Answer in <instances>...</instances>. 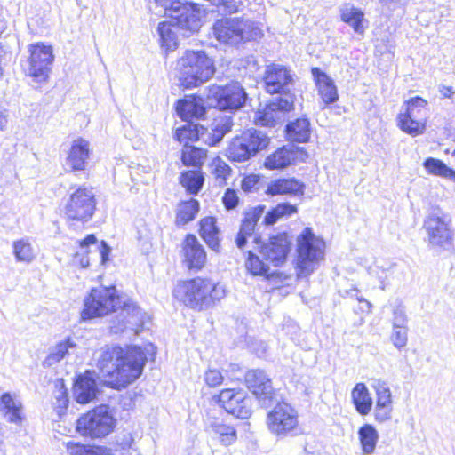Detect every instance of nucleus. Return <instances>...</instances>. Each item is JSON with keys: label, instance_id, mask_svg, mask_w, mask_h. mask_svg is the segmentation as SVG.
Segmentation results:
<instances>
[{"label": "nucleus", "instance_id": "nucleus-1", "mask_svg": "<svg viewBox=\"0 0 455 455\" xmlns=\"http://www.w3.org/2000/svg\"><path fill=\"white\" fill-rule=\"evenodd\" d=\"M146 361L140 347H106L99 352L96 365L103 377L109 378L110 387L121 389L141 375Z\"/></svg>", "mask_w": 455, "mask_h": 455}, {"label": "nucleus", "instance_id": "nucleus-2", "mask_svg": "<svg viewBox=\"0 0 455 455\" xmlns=\"http://www.w3.org/2000/svg\"><path fill=\"white\" fill-rule=\"evenodd\" d=\"M154 1L164 9V15L170 17L169 21L160 22L157 27L161 47L165 51H173L177 47L178 32L188 37L200 29L204 12L197 4L180 0Z\"/></svg>", "mask_w": 455, "mask_h": 455}, {"label": "nucleus", "instance_id": "nucleus-3", "mask_svg": "<svg viewBox=\"0 0 455 455\" xmlns=\"http://www.w3.org/2000/svg\"><path fill=\"white\" fill-rule=\"evenodd\" d=\"M121 308L122 316L139 318L140 308L132 301H122L115 286H100L91 290L84 299V307L81 313L83 320L101 317Z\"/></svg>", "mask_w": 455, "mask_h": 455}, {"label": "nucleus", "instance_id": "nucleus-4", "mask_svg": "<svg viewBox=\"0 0 455 455\" xmlns=\"http://www.w3.org/2000/svg\"><path fill=\"white\" fill-rule=\"evenodd\" d=\"M175 299L185 306L204 310L212 307L216 300L226 295L223 285L214 283L209 279L194 278L179 282L172 291Z\"/></svg>", "mask_w": 455, "mask_h": 455}, {"label": "nucleus", "instance_id": "nucleus-5", "mask_svg": "<svg viewBox=\"0 0 455 455\" xmlns=\"http://www.w3.org/2000/svg\"><path fill=\"white\" fill-rule=\"evenodd\" d=\"M177 76L185 88L197 87L209 80L215 68L203 51H186L177 61Z\"/></svg>", "mask_w": 455, "mask_h": 455}, {"label": "nucleus", "instance_id": "nucleus-6", "mask_svg": "<svg viewBox=\"0 0 455 455\" xmlns=\"http://www.w3.org/2000/svg\"><path fill=\"white\" fill-rule=\"evenodd\" d=\"M215 37L223 43L237 44L262 36L261 29L252 21L238 18H223L213 25Z\"/></svg>", "mask_w": 455, "mask_h": 455}, {"label": "nucleus", "instance_id": "nucleus-7", "mask_svg": "<svg viewBox=\"0 0 455 455\" xmlns=\"http://www.w3.org/2000/svg\"><path fill=\"white\" fill-rule=\"evenodd\" d=\"M268 143L269 138L265 132L256 129H248L231 140L226 156L233 162H245L265 149Z\"/></svg>", "mask_w": 455, "mask_h": 455}, {"label": "nucleus", "instance_id": "nucleus-8", "mask_svg": "<svg viewBox=\"0 0 455 455\" xmlns=\"http://www.w3.org/2000/svg\"><path fill=\"white\" fill-rule=\"evenodd\" d=\"M324 242L315 235L310 228H304L298 237V276H308L315 267L317 262L323 259Z\"/></svg>", "mask_w": 455, "mask_h": 455}, {"label": "nucleus", "instance_id": "nucleus-9", "mask_svg": "<svg viewBox=\"0 0 455 455\" xmlns=\"http://www.w3.org/2000/svg\"><path fill=\"white\" fill-rule=\"evenodd\" d=\"M74 189L68 198L64 213L68 220L86 222L92 219L96 210L97 201L92 188L85 187L71 188Z\"/></svg>", "mask_w": 455, "mask_h": 455}, {"label": "nucleus", "instance_id": "nucleus-10", "mask_svg": "<svg viewBox=\"0 0 455 455\" xmlns=\"http://www.w3.org/2000/svg\"><path fill=\"white\" fill-rule=\"evenodd\" d=\"M114 426L115 420L108 408L101 405L80 417L76 422V430L82 435L100 438L108 435Z\"/></svg>", "mask_w": 455, "mask_h": 455}, {"label": "nucleus", "instance_id": "nucleus-11", "mask_svg": "<svg viewBox=\"0 0 455 455\" xmlns=\"http://www.w3.org/2000/svg\"><path fill=\"white\" fill-rule=\"evenodd\" d=\"M207 97L220 110H236L245 104L247 93L238 82H231L224 86H210Z\"/></svg>", "mask_w": 455, "mask_h": 455}, {"label": "nucleus", "instance_id": "nucleus-12", "mask_svg": "<svg viewBox=\"0 0 455 455\" xmlns=\"http://www.w3.org/2000/svg\"><path fill=\"white\" fill-rule=\"evenodd\" d=\"M427 102L420 97L409 100L406 111L397 118L400 129L413 137L423 134L427 123Z\"/></svg>", "mask_w": 455, "mask_h": 455}, {"label": "nucleus", "instance_id": "nucleus-13", "mask_svg": "<svg viewBox=\"0 0 455 455\" xmlns=\"http://www.w3.org/2000/svg\"><path fill=\"white\" fill-rule=\"evenodd\" d=\"M298 424V412L287 403H278L267 413V428L277 436H286L297 427Z\"/></svg>", "mask_w": 455, "mask_h": 455}, {"label": "nucleus", "instance_id": "nucleus-14", "mask_svg": "<svg viewBox=\"0 0 455 455\" xmlns=\"http://www.w3.org/2000/svg\"><path fill=\"white\" fill-rule=\"evenodd\" d=\"M264 83L267 92L270 94H281L279 98H286L292 95L294 87L293 74L286 67L279 64H272L267 67L264 74Z\"/></svg>", "mask_w": 455, "mask_h": 455}, {"label": "nucleus", "instance_id": "nucleus-15", "mask_svg": "<svg viewBox=\"0 0 455 455\" xmlns=\"http://www.w3.org/2000/svg\"><path fill=\"white\" fill-rule=\"evenodd\" d=\"M428 244L433 248L445 249L451 244L452 231L446 215L431 213L424 221Z\"/></svg>", "mask_w": 455, "mask_h": 455}, {"label": "nucleus", "instance_id": "nucleus-16", "mask_svg": "<svg viewBox=\"0 0 455 455\" xmlns=\"http://www.w3.org/2000/svg\"><path fill=\"white\" fill-rule=\"evenodd\" d=\"M29 52L28 75L36 82L42 83L46 81L54 59L52 46L39 43L30 44Z\"/></svg>", "mask_w": 455, "mask_h": 455}, {"label": "nucleus", "instance_id": "nucleus-17", "mask_svg": "<svg viewBox=\"0 0 455 455\" xmlns=\"http://www.w3.org/2000/svg\"><path fill=\"white\" fill-rule=\"evenodd\" d=\"M218 402L227 412L238 419H248L251 415V400L242 389H223L218 396Z\"/></svg>", "mask_w": 455, "mask_h": 455}, {"label": "nucleus", "instance_id": "nucleus-18", "mask_svg": "<svg viewBox=\"0 0 455 455\" xmlns=\"http://www.w3.org/2000/svg\"><path fill=\"white\" fill-rule=\"evenodd\" d=\"M293 101L294 95L275 99L267 105L263 110L256 113V124L261 126H275L283 119L285 112L293 108Z\"/></svg>", "mask_w": 455, "mask_h": 455}, {"label": "nucleus", "instance_id": "nucleus-19", "mask_svg": "<svg viewBox=\"0 0 455 455\" xmlns=\"http://www.w3.org/2000/svg\"><path fill=\"white\" fill-rule=\"evenodd\" d=\"M260 239L259 236H255L254 243L259 245V251L265 259L271 262L275 267L282 266L290 251V242L287 235L283 234L273 236L267 243L259 245Z\"/></svg>", "mask_w": 455, "mask_h": 455}, {"label": "nucleus", "instance_id": "nucleus-20", "mask_svg": "<svg viewBox=\"0 0 455 455\" xmlns=\"http://www.w3.org/2000/svg\"><path fill=\"white\" fill-rule=\"evenodd\" d=\"M183 261L190 270H200L206 263V252L194 235H188L182 243Z\"/></svg>", "mask_w": 455, "mask_h": 455}, {"label": "nucleus", "instance_id": "nucleus-21", "mask_svg": "<svg viewBox=\"0 0 455 455\" xmlns=\"http://www.w3.org/2000/svg\"><path fill=\"white\" fill-rule=\"evenodd\" d=\"M233 122L230 116L220 115L213 119L210 129L201 127L197 130V136L205 144L214 146L219 143L224 135L231 131Z\"/></svg>", "mask_w": 455, "mask_h": 455}, {"label": "nucleus", "instance_id": "nucleus-22", "mask_svg": "<svg viewBox=\"0 0 455 455\" xmlns=\"http://www.w3.org/2000/svg\"><path fill=\"white\" fill-rule=\"evenodd\" d=\"M97 393L95 371H86L77 377L74 385V396L77 403H88L96 398Z\"/></svg>", "mask_w": 455, "mask_h": 455}, {"label": "nucleus", "instance_id": "nucleus-23", "mask_svg": "<svg viewBox=\"0 0 455 455\" xmlns=\"http://www.w3.org/2000/svg\"><path fill=\"white\" fill-rule=\"evenodd\" d=\"M264 211V205H258L248 209L244 212V217L235 238V243L239 249H243L247 243V239L253 235L258 221L262 217Z\"/></svg>", "mask_w": 455, "mask_h": 455}, {"label": "nucleus", "instance_id": "nucleus-24", "mask_svg": "<svg viewBox=\"0 0 455 455\" xmlns=\"http://www.w3.org/2000/svg\"><path fill=\"white\" fill-rule=\"evenodd\" d=\"M245 381L249 389L264 403L272 398V382L263 371H249L245 375Z\"/></svg>", "mask_w": 455, "mask_h": 455}, {"label": "nucleus", "instance_id": "nucleus-25", "mask_svg": "<svg viewBox=\"0 0 455 455\" xmlns=\"http://www.w3.org/2000/svg\"><path fill=\"white\" fill-rule=\"evenodd\" d=\"M311 73L323 102V108L336 102L339 100V94L334 81L318 68H313Z\"/></svg>", "mask_w": 455, "mask_h": 455}, {"label": "nucleus", "instance_id": "nucleus-26", "mask_svg": "<svg viewBox=\"0 0 455 455\" xmlns=\"http://www.w3.org/2000/svg\"><path fill=\"white\" fill-rule=\"evenodd\" d=\"M90 154V143L83 138H78L72 142L66 166L71 171H83L85 168Z\"/></svg>", "mask_w": 455, "mask_h": 455}, {"label": "nucleus", "instance_id": "nucleus-27", "mask_svg": "<svg viewBox=\"0 0 455 455\" xmlns=\"http://www.w3.org/2000/svg\"><path fill=\"white\" fill-rule=\"evenodd\" d=\"M176 111L183 120L188 121L201 118L205 114V108L201 97L189 95L178 101Z\"/></svg>", "mask_w": 455, "mask_h": 455}, {"label": "nucleus", "instance_id": "nucleus-28", "mask_svg": "<svg viewBox=\"0 0 455 455\" xmlns=\"http://www.w3.org/2000/svg\"><path fill=\"white\" fill-rule=\"evenodd\" d=\"M206 431L212 438L217 440L223 446H229L235 443L237 439L236 429L224 422L214 419L208 423Z\"/></svg>", "mask_w": 455, "mask_h": 455}, {"label": "nucleus", "instance_id": "nucleus-29", "mask_svg": "<svg viewBox=\"0 0 455 455\" xmlns=\"http://www.w3.org/2000/svg\"><path fill=\"white\" fill-rule=\"evenodd\" d=\"M305 185L295 178L278 179L272 181L267 187V193L270 195H289L302 196Z\"/></svg>", "mask_w": 455, "mask_h": 455}, {"label": "nucleus", "instance_id": "nucleus-30", "mask_svg": "<svg viewBox=\"0 0 455 455\" xmlns=\"http://www.w3.org/2000/svg\"><path fill=\"white\" fill-rule=\"evenodd\" d=\"M297 155L293 145L283 147L266 158L265 166L270 170L285 168L295 162Z\"/></svg>", "mask_w": 455, "mask_h": 455}, {"label": "nucleus", "instance_id": "nucleus-31", "mask_svg": "<svg viewBox=\"0 0 455 455\" xmlns=\"http://www.w3.org/2000/svg\"><path fill=\"white\" fill-rule=\"evenodd\" d=\"M351 399L355 411L361 416H366L371 411L373 400L364 383L355 384L351 391Z\"/></svg>", "mask_w": 455, "mask_h": 455}, {"label": "nucleus", "instance_id": "nucleus-32", "mask_svg": "<svg viewBox=\"0 0 455 455\" xmlns=\"http://www.w3.org/2000/svg\"><path fill=\"white\" fill-rule=\"evenodd\" d=\"M358 439L363 455L375 453L379 435L377 428L369 423L363 424L357 431Z\"/></svg>", "mask_w": 455, "mask_h": 455}, {"label": "nucleus", "instance_id": "nucleus-33", "mask_svg": "<svg viewBox=\"0 0 455 455\" xmlns=\"http://www.w3.org/2000/svg\"><path fill=\"white\" fill-rule=\"evenodd\" d=\"M200 235L207 245L213 251L220 249V230L213 217H206L200 221Z\"/></svg>", "mask_w": 455, "mask_h": 455}, {"label": "nucleus", "instance_id": "nucleus-34", "mask_svg": "<svg viewBox=\"0 0 455 455\" xmlns=\"http://www.w3.org/2000/svg\"><path fill=\"white\" fill-rule=\"evenodd\" d=\"M340 19L352 27L355 33L363 34L364 32V26L363 24L364 13L361 9L350 4H344L340 8Z\"/></svg>", "mask_w": 455, "mask_h": 455}, {"label": "nucleus", "instance_id": "nucleus-35", "mask_svg": "<svg viewBox=\"0 0 455 455\" xmlns=\"http://www.w3.org/2000/svg\"><path fill=\"white\" fill-rule=\"evenodd\" d=\"M289 140L299 143L307 142L310 138V123L307 118H298L286 126Z\"/></svg>", "mask_w": 455, "mask_h": 455}, {"label": "nucleus", "instance_id": "nucleus-36", "mask_svg": "<svg viewBox=\"0 0 455 455\" xmlns=\"http://www.w3.org/2000/svg\"><path fill=\"white\" fill-rule=\"evenodd\" d=\"M0 410L4 412L7 421L14 424L21 422V403L15 401L10 393L2 395L0 398Z\"/></svg>", "mask_w": 455, "mask_h": 455}, {"label": "nucleus", "instance_id": "nucleus-37", "mask_svg": "<svg viewBox=\"0 0 455 455\" xmlns=\"http://www.w3.org/2000/svg\"><path fill=\"white\" fill-rule=\"evenodd\" d=\"M180 184L192 195H196L202 188L204 177L200 170L185 171L180 177Z\"/></svg>", "mask_w": 455, "mask_h": 455}, {"label": "nucleus", "instance_id": "nucleus-38", "mask_svg": "<svg viewBox=\"0 0 455 455\" xmlns=\"http://www.w3.org/2000/svg\"><path fill=\"white\" fill-rule=\"evenodd\" d=\"M206 156L205 149L185 144L181 152V161L186 166H194L200 170Z\"/></svg>", "mask_w": 455, "mask_h": 455}, {"label": "nucleus", "instance_id": "nucleus-39", "mask_svg": "<svg viewBox=\"0 0 455 455\" xmlns=\"http://www.w3.org/2000/svg\"><path fill=\"white\" fill-rule=\"evenodd\" d=\"M199 211V203L196 199H190L178 206L176 213V224L183 226L196 218Z\"/></svg>", "mask_w": 455, "mask_h": 455}, {"label": "nucleus", "instance_id": "nucleus-40", "mask_svg": "<svg viewBox=\"0 0 455 455\" xmlns=\"http://www.w3.org/2000/svg\"><path fill=\"white\" fill-rule=\"evenodd\" d=\"M428 173L455 180V171L448 167L443 161L429 157L423 164Z\"/></svg>", "mask_w": 455, "mask_h": 455}, {"label": "nucleus", "instance_id": "nucleus-41", "mask_svg": "<svg viewBox=\"0 0 455 455\" xmlns=\"http://www.w3.org/2000/svg\"><path fill=\"white\" fill-rule=\"evenodd\" d=\"M295 212H297V207L295 205L290 203L278 204L266 214L263 222L267 226L274 225L278 220L290 217Z\"/></svg>", "mask_w": 455, "mask_h": 455}, {"label": "nucleus", "instance_id": "nucleus-42", "mask_svg": "<svg viewBox=\"0 0 455 455\" xmlns=\"http://www.w3.org/2000/svg\"><path fill=\"white\" fill-rule=\"evenodd\" d=\"M210 169L211 174L218 186L227 184V180L230 176L232 170L224 160L219 156L215 157L210 164Z\"/></svg>", "mask_w": 455, "mask_h": 455}, {"label": "nucleus", "instance_id": "nucleus-43", "mask_svg": "<svg viewBox=\"0 0 455 455\" xmlns=\"http://www.w3.org/2000/svg\"><path fill=\"white\" fill-rule=\"evenodd\" d=\"M12 248L15 259L19 262L30 263L36 258L34 248L28 239L15 241Z\"/></svg>", "mask_w": 455, "mask_h": 455}, {"label": "nucleus", "instance_id": "nucleus-44", "mask_svg": "<svg viewBox=\"0 0 455 455\" xmlns=\"http://www.w3.org/2000/svg\"><path fill=\"white\" fill-rule=\"evenodd\" d=\"M75 347V343L70 339H67L65 341L58 343L55 347H53L51 349L44 363L47 366H52L53 364L59 363L60 360L64 358V356L68 354L69 348Z\"/></svg>", "mask_w": 455, "mask_h": 455}, {"label": "nucleus", "instance_id": "nucleus-45", "mask_svg": "<svg viewBox=\"0 0 455 455\" xmlns=\"http://www.w3.org/2000/svg\"><path fill=\"white\" fill-rule=\"evenodd\" d=\"M371 387L376 395L375 404L393 406L392 392L387 382L378 379L373 382Z\"/></svg>", "mask_w": 455, "mask_h": 455}, {"label": "nucleus", "instance_id": "nucleus-46", "mask_svg": "<svg viewBox=\"0 0 455 455\" xmlns=\"http://www.w3.org/2000/svg\"><path fill=\"white\" fill-rule=\"evenodd\" d=\"M245 267L253 275H267L269 270L268 266L251 251L248 252Z\"/></svg>", "mask_w": 455, "mask_h": 455}, {"label": "nucleus", "instance_id": "nucleus-47", "mask_svg": "<svg viewBox=\"0 0 455 455\" xmlns=\"http://www.w3.org/2000/svg\"><path fill=\"white\" fill-rule=\"evenodd\" d=\"M68 455H103L104 450L100 446L85 445L78 443H68Z\"/></svg>", "mask_w": 455, "mask_h": 455}, {"label": "nucleus", "instance_id": "nucleus-48", "mask_svg": "<svg viewBox=\"0 0 455 455\" xmlns=\"http://www.w3.org/2000/svg\"><path fill=\"white\" fill-rule=\"evenodd\" d=\"M68 404V389L62 382L55 385L54 390V408L59 415L64 413Z\"/></svg>", "mask_w": 455, "mask_h": 455}, {"label": "nucleus", "instance_id": "nucleus-49", "mask_svg": "<svg viewBox=\"0 0 455 455\" xmlns=\"http://www.w3.org/2000/svg\"><path fill=\"white\" fill-rule=\"evenodd\" d=\"M393 267L380 268L379 267L371 268L370 274L374 275L379 282V288L385 291L390 285V276L393 275Z\"/></svg>", "mask_w": 455, "mask_h": 455}, {"label": "nucleus", "instance_id": "nucleus-50", "mask_svg": "<svg viewBox=\"0 0 455 455\" xmlns=\"http://www.w3.org/2000/svg\"><path fill=\"white\" fill-rule=\"evenodd\" d=\"M393 406L375 404L374 419L379 423H384L392 418Z\"/></svg>", "mask_w": 455, "mask_h": 455}, {"label": "nucleus", "instance_id": "nucleus-51", "mask_svg": "<svg viewBox=\"0 0 455 455\" xmlns=\"http://www.w3.org/2000/svg\"><path fill=\"white\" fill-rule=\"evenodd\" d=\"M391 340L395 347L399 349L404 347L408 340L407 328L393 327Z\"/></svg>", "mask_w": 455, "mask_h": 455}, {"label": "nucleus", "instance_id": "nucleus-52", "mask_svg": "<svg viewBox=\"0 0 455 455\" xmlns=\"http://www.w3.org/2000/svg\"><path fill=\"white\" fill-rule=\"evenodd\" d=\"M204 381L209 387H217L223 381V376L219 370L209 369L204 374Z\"/></svg>", "mask_w": 455, "mask_h": 455}, {"label": "nucleus", "instance_id": "nucleus-53", "mask_svg": "<svg viewBox=\"0 0 455 455\" xmlns=\"http://www.w3.org/2000/svg\"><path fill=\"white\" fill-rule=\"evenodd\" d=\"M223 204L228 210L235 209L239 202V197L235 190L228 188L222 197Z\"/></svg>", "mask_w": 455, "mask_h": 455}, {"label": "nucleus", "instance_id": "nucleus-54", "mask_svg": "<svg viewBox=\"0 0 455 455\" xmlns=\"http://www.w3.org/2000/svg\"><path fill=\"white\" fill-rule=\"evenodd\" d=\"M393 327L395 328H407V315L403 307H397L394 310Z\"/></svg>", "mask_w": 455, "mask_h": 455}, {"label": "nucleus", "instance_id": "nucleus-55", "mask_svg": "<svg viewBox=\"0 0 455 455\" xmlns=\"http://www.w3.org/2000/svg\"><path fill=\"white\" fill-rule=\"evenodd\" d=\"M258 183V177L250 175L242 180L241 187L244 191H250Z\"/></svg>", "mask_w": 455, "mask_h": 455}, {"label": "nucleus", "instance_id": "nucleus-56", "mask_svg": "<svg viewBox=\"0 0 455 455\" xmlns=\"http://www.w3.org/2000/svg\"><path fill=\"white\" fill-rule=\"evenodd\" d=\"M110 247L106 243V242L104 241H101L100 243V257H101V262L102 263H105L106 261L108 260V255L110 253Z\"/></svg>", "mask_w": 455, "mask_h": 455}, {"label": "nucleus", "instance_id": "nucleus-57", "mask_svg": "<svg viewBox=\"0 0 455 455\" xmlns=\"http://www.w3.org/2000/svg\"><path fill=\"white\" fill-rule=\"evenodd\" d=\"M439 92L443 98L451 99L452 96L455 94V91L451 86H446V85H440L439 86Z\"/></svg>", "mask_w": 455, "mask_h": 455}, {"label": "nucleus", "instance_id": "nucleus-58", "mask_svg": "<svg viewBox=\"0 0 455 455\" xmlns=\"http://www.w3.org/2000/svg\"><path fill=\"white\" fill-rule=\"evenodd\" d=\"M8 114L5 108L0 106V130H4L8 123Z\"/></svg>", "mask_w": 455, "mask_h": 455}, {"label": "nucleus", "instance_id": "nucleus-59", "mask_svg": "<svg viewBox=\"0 0 455 455\" xmlns=\"http://www.w3.org/2000/svg\"><path fill=\"white\" fill-rule=\"evenodd\" d=\"M97 243V239L94 235H88L84 239L79 242L81 248H85L91 244H95Z\"/></svg>", "mask_w": 455, "mask_h": 455}, {"label": "nucleus", "instance_id": "nucleus-60", "mask_svg": "<svg viewBox=\"0 0 455 455\" xmlns=\"http://www.w3.org/2000/svg\"><path fill=\"white\" fill-rule=\"evenodd\" d=\"M401 0H379V3L389 10H395Z\"/></svg>", "mask_w": 455, "mask_h": 455}, {"label": "nucleus", "instance_id": "nucleus-61", "mask_svg": "<svg viewBox=\"0 0 455 455\" xmlns=\"http://www.w3.org/2000/svg\"><path fill=\"white\" fill-rule=\"evenodd\" d=\"M358 301L363 303V306H362V310L364 311V312H371V304L365 299L363 298H357Z\"/></svg>", "mask_w": 455, "mask_h": 455}, {"label": "nucleus", "instance_id": "nucleus-62", "mask_svg": "<svg viewBox=\"0 0 455 455\" xmlns=\"http://www.w3.org/2000/svg\"><path fill=\"white\" fill-rule=\"evenodd\" d=\"M7 52L3 45L0 44V76L3 73L2 61L6 55Z\"/></svg>", "mask_w": 455, "mask_h": 455}, {"label": "nucleus", "instance_id": "nucleus-63", "mask_svg": "<svg viewBox=\"0 0 455 455\" xmlns=\"http://www.w3.org/2000/svg\"><path fill=\"white\" fill-rule=\"evenodd\" d=\"M82 267H87L89 266V259L87 258H83L80 262Z\"/></svg>", "mask_w": 455, "mask_h": 455}, {"label": "nucleus", "instance_id": "nucleus-64", "mask_svg": "<svg viewBox=\"0 0 455 455\" xmlns=\"http://www.w3.org/2000/svg\"><path fill=\"white\" fill-rule=\"evenodd\" d=\"M260 346L262 347V352H261V354L263 355V354H265V353H266V351H267V345H266L265 343L261 342V343H260Z\"/></svg>", "mask_w": 455, "mask_h": 455}]
</instances>
